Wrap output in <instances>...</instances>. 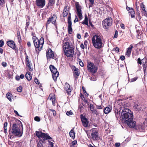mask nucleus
<instances>
[{
	"mask_svg": "<svg viewBox=\"0 0 147 147\" xmlns=\"http://www.w3.org/2000/svg\"><path fill=\"white\" fill-rule=\"evenodd\" d=\"M122 120L130 127L134 128L136 125L133 119V113L129 109H123L121 111Z\"/></svg>",
	"mask_w": 147,
	"mask_h": 147,
	"instance_id": "1",
	"label": "nucleus"
},
{
	"mask_svg": "<svg viewBox=\"0 0 147 147\" xmlns=\"http://www.w3.org/2000/svg\"><path fill=\"white\" fill-rule=\"evenodd\" d=\"M12 130H9L10 134L11 132L13 134L18 137H21L23 132V125L20 121H18V124L14 123L12 127Z\"/></svg>",
	"mask_w": 147,
	"mask_h": 147,
	"instance_id": "2",
	"label": "nucleus"
},
{
	"mask_svg": "<svg viewBox=\"0 0 147 147\" xmlns=\"http://www.w3.org/2000/svg\"><path fill=\"white\" fill-rule=\"evenodd\" d=\"M92 42L93 46L96 48L100 49L103 46L102 38L100 35H94L92 38Z\"/></svg>",
	"mask_w": 147,
	"mask_h": 147,
	"instance_id": "3",
	"label": "nucleus"
},
{
	"mask_svg": "<svg viewBox=\"0 0 147 147\" xmlns=\"http://www.w3.org/2000/svg\"><path fill=\"white\" fill-rule=\"evenodd\" d=\"M63 47L65 55L70 57H73L74 53V49L70 46L68 42H65L64 40L63 42Z\"/></svg>",
	"mask_w": 147,
	"mask_h": 147,
	"instance_id": "4",
	"label": "nucleus"
},
{
	"mask_svg": "<svg viewBox=\"0 0 147 147\" xmlns=\"http://www.w3.org/2000/svg\"><path fill=\"white\" fill-rule=\"evenodd\" d=\"M34 43L35 47L38 48L39 51H40L42 48L44 43V39L41 37L39 40L35 36L32 38Z\"/></svg>",
	"mask_w": 147,
	"mask_h": 147,
	"instance_id": "5",
	"label": "nucleus"
},
{
	"mask_svg": "<svg viewBox=\"0 0 147 147\" xmlns=\"http://www.w3.org/2000/svg\"><path fill=\"white\" fill-rule=\"evenodd\" d=\"M49 68L52 73V77L54 80H56L59 76V72L57 69L53 65H50Z\"/></svg>",
	"mask_w": 147,
	"mask_h": 147,
	"instance_id": "6",
	"label": "nucleus"
},
{
	"mask_svg": "<svg viewBox=\"0 0 147 147\" xmlns=\"http://www.w3.org/2000/svg\"><path fill=\"white\" fill-rule=\"evenodd\" d=\"M112 18L110 17L108 18L105 19L102 21V24L104 28L106 29L110 26L112 23Z\"/></svg>",
	"mask_w": 147,
	"mask_h": 147,
	"instance_id": "7",
	"label": "nucleus"
},
{
	"mask_svg": "<svg viewBox=\"0 0 147 147\" xmlns=\"http://www.w3.org/2000/svg\"><path fill=\"white\" fill-rule=\"evenodd\" d=\"M87 67L89 71L92 73H95L97 71V67L91 62H88Z\"/></svg>",
	"mask_w": 147,
	"mask_h": 147,
	"instance_id": "8",
	"label": "nucleus"
},
{
	"mask_svg": "<svg viewBox=\"0 0 147 147\" xmlns=\"http://www.w3.org/2000/svg\"><path fill=\"white\" fill-rule=\"evenodd\" d=\"M68 30L69 34H71L72 32V29L71 27V13H69V16L68 18Z\"/></svg>",
	"mask_w": 147,
	"mask_h": 147,
	"instance_id": "9",
	"label": "nucleus"
},
{
	"mask_svg": "<svg viewBox=\"0 0 147 147\" xmlns=\"http://www.w3.org/2000/svg\"><path fill=\"white\" fill-rule=\"evenodd\" d=\"M80 117L84 126L85 127H88L89 121L82 114L80 115Z\"/></svg>",
	"mask_w": 147,
	"mask_h": 147,
	"instance_id": "10",
	"label": "nucleus"
},
{
	"mask_svg": "<svg viewBox=\"0 0 147 147\" xmlns=\"http://www.w3.org/2000/svg\"><path fill=\"white\" fill-rule=\"evenodd\" d=\"M36 5L40 8L43 7L45 4V0H36Z\"/></svg>",
	"mask_w": 147,
	"mask_h": 147,
	"instance_id": "11",
	"label": "nucleus"
},
{
	"mask_svg": "<svg viewBox=\"0 0 147 147\" xmlns=\"http://www.w3.org/2000/svg\"><path fill=\"white\" fill-rule=\"evenodd\" d=\"M76 8L78 16L81 20L82 18L81 7L79 4H77L76 5Z\"/></svg>",
	"mask_w": 147,
	"mask_h": 147,
	"instance_id": "12",
	"label": "nucleus"
},
{
	"mask_svg": "<svg viewBox=\"0 0 147 147\" xmlns=\"http://www.w3.org/2000/svg\"><path fill=\"white\" fill-rule=\"evenodd\" d=\"M92 137L93 140H97L98 138V133L97 131L95 130L94 129L92 131Z\"/></svg>",
	"mask_w": 147,
	"mask_h": 147,
	"instance_id": "13",
	"label": "nucleus"
},
{
	"mask_svg": "<svg viewBox=\"0 0 147 147\" xmlns=\"http://www.w3.org/2000/svg\"><path fill=\"white\" fill-rule=\"evenodd\" d=\"M26 64L28 66L29 69L30 71L33 70V68H31L32 64L30 63V61H29L28 56L26 55Z\"/></svg>",
	"mask_w": 147,
	"mask_h": 147,
	"instance_id": "14",
	"label": "nucleus"
},
{
	"mask_svg": "<svg viewBox=\"0 0 147 147\" xmlns=\"http://www.w3.org/2000/svg\"><path fill=\"white\" fill-rule=\"evenodd\" d=\"M126 9L129 11V15H131V17L132 18H134L135 17V13L133 9L127 6Z\"/></svg>",
	"mask_w": 147,
	"mask_h": 147,
	"instance_id": "15",
	"label": "nucleus"
},
{
	"mask_svg": "<svg viewBox=\"0 0 147 147\" xmlns=\"http://www.w3.org/2000/svg\"><path fill=\"white\" fill-rule=\"evenodd\" d=\"M54 56L53 52L51 49H49L47 53V59L53 58Z\"/></svg>",
	"mask_w": 147,
	"mask_h": 147,
	"instance_id": "16",
	"label": "nucleus"
},
{
	"mask_svg": "<svg viewBox=\"0 0 147 147\" xmlns=\"http://www.w3.org/2000/svg\"><path fill=\"white\" fill-rule=\"evenodd\" d=\"M74 70V76L76 78H77L79 76L80 73L78 69L75 66L73 68Z\"/></svg>",
	"mask_w": 147,
	"mask_h": 147,
	"instance_id": "17",
	"label": "nucleus"
},
{
	"mask_svg": "<svg viewBox=\"0 0 147 147\" xmlns=\"http://www.w3.org/2000/svg\"><path fill=\"white\" fill-rule=\"evenodd\" d=\"M134 109L135 110L139 111L141 110L142 108L140 104L137 102H136L134 103Z\"/></svg>",
	"mask_w": 147,
	"mask_h": 147,
	"instance_id": "18",
	"label": "nucleus"
},
{
	"mask_svg": "<svg viewBox=\"0 0 147 147\" xmlns=\"http://www.w3.org/2000/svg\"><path fill=\"white\" fill-rule=\"evenodd\" d=\"M69 7L68 6H66L65 7L63 13L64 17H66L67 15L69 12Z\"/></svg>",
	"mask_w": 147,
	"mask_h": 147,
	"instance_id": "19",
	"label": "nucleus"
},
{
	"mask_svg": "<svg viewBox=\"0 0 147 147\" xmlns=\"http://www.w3.org/2000/svg\"><path fill=\"white\" fill-rule=\"evenodd\" d=\"M114 112L115 113L116 118L118 120L119 118H120L121 120H122V117L120 116V111L119 110L117 109H115V110Z\"/></svg>",
	"mask_w": 147,
	"mask_h": 147,
	"instance_id": "20",
	"label": "nucleus"
},
{
	"mask_svg": "<svg viewBox=\"0 0 147 147\" xmlns=\"http://www.w3.org/2000/svg\"><path fill=\"white\" fill-rule=\"evenodd\" d=\"M41 138H42L44 140H50L52 139L47 133H42V134Z\"/></svg>",
	"mask_w": 147,
	"mask_h": 147,
	"instance_id": "21",
	"label": "nucleus"
},
{
	"mask_svg": "<svg viewBox=\"0 0 147 147\" xmlns=\"http://www.w3.org/2000/svg\"><path fill=\"white\" fill-rule=\"evenodd\" d=\"M7 45L12 49H15L16 46L14 42L12 40H10L7 42Z\"/></svg>",
	"mask_w": 147,
	"mask_h": 147,
	"instance_id": "22",
	"label": "nucleus"
},
{
	"mask_svg": "<svg viewBox=\"0 0 147 147\" xmlns=\"http://www.w3.org/2000/svg\"><path fill=\"white\" fill-rule=\"evenodd\" d=\"M133 47V45H130L129 47L127 48V52L126 53V55L128 57H129L131 52L132 48Z\"/></svg>",
	"mask_w": 147,
	"mask_h": 147,
	"instance_id": "23",
	"label": "nucleus"
},
{
	"mask_svg": "<svg viewBox=\"0 0 147 147\" xmlns=\"http://www.w3.org/2000/svg\"><path fill=\"white\" fill-rule=\"evenodd\" d=\"M89 107L92 113L96 115L98 114V113L97 112V110L94 109V107L92 104H90Z\"/></svg>",
	"mask_w": 147,
	"mask_h": 147,
	"instance_id": "24",
	"label": "nucleus"
},
{
	"mask_svg": "<svg viewBox=\"0 0 147 147\" xmlns=\"http://www.w3.org/2000/svg\"><path fill=\"white\" fill-rule=\"evenodd\" d=\"M65 90L67 93H69L72 90L71 88L70 85L67 83L65 84Z\"/></svg>",
	"mask_w": 147,
	"mask_h": 147,
	"instance_id": "25",
	"label": "nucleus"
},
{
	"mask_svg": "<svg viewBox=\"0 0 147 147\" xmlns=\"http://www.w3.org/2000/svg\"><path fill=\"white\" fill-rule=\"evenodd\" d=\"M49 97H51L50 98V100L52 101L53 105L55 106V95H53L52 96V95L50 94L49 95Z\"/></svg>",
	"mask_w": 147,
	"mask_h": 147,
	"instance_id": "26",
	"label": "nucleus"
},
{
	"mask_svg": "<svg viewBox=\"0 0 147 147\" xmlns=\"http://www.w3.org/2000/svg\"><path fill=\"white\" fill-rule=\"evenodd\" d=\"M31 75L30 72H27L26 74V78L28 81L31 80L32 79V76Z\"/></svg>",
	"mask_w": 147,
	"mask_h": 147,
	"instance_id": "27",
	"label": "nucleus"
},
{
	"mask_svg": "<svg viewBox=\"0 0 147 147\" xmlns=\"http://www.w3.org/2000/svg\"><path fill=\"white\" fill-rule=\"evenodd\" d=\"M111 109L112 108L111 107H106L104 110V113L106 114H108L111 111Z\"/></svg>",
	"mask_w": 147,
	"mask_h": 147,
	"instance_id": "28",
	"label": "nucleus"
},
{
	"mask_svg": "<svg viewBox=\"0 0 147 147\" xmlns=\"http://www.w3.org/2000/svg\"><path fill=\"white\" fill-rule=\"evenodd\" d=\"M6 97L7 98V99L10 101H12V99L13 98V96L12 94L9 93H8L6 94Z\"/></svg>",
	"mask_w": 147,
	"mask_h": 147,
	"instance_id": "29",
	"label": "nucleus"
},
{
	"mask_svg": "<svg viewBox=\"0 0 147 147\" xmlns=\"http://www.w3.org/2000/svg\"><path fill=\"white\" fill-rule=\"evenodd\" d=\"M57 19V17L56 16L53 15V16L51 18V22L53 24H55V23Z\"/></svg>",
	"mask_w": 147,
	"mask_h": 147,
	"instance_id": "30",
	"label": "nucleus"
},
{
	"mask_svg": "<svg viewBox=\"0 0 147 147\" xmlns=\"http://www.w3.org/2000/svg\"><path fill=\"white\" fill-rule=\"evenodd\" d=\"M69 135L70 137L74 139L75 137V132L73 130H71L69 132Z\"/></svg>",
	"mask_w": 147,
	"mask_h": 147,
	"instance_id": "31",
	"label": "nucleus"
},
{
	"mask_svg": "<svg viewBox=\"0 0 147 147\" xmlns=\"http://www.w3.org/2000/svg\"><path fill=\"white\" fill-rule=\"evenodd\" d=\"M82 24H85L86 25H88V18L86 15L85 16L84 20V21L82 22Z\"/></svg>",
	"mask_w": 147,
	"mask_h": 147,
	"instance_id": "32",
	"label": "nucleus"
},
{
	"mask_svg": "<svg viewBox=\"0 0 147 147\" xmlns=\"http://www.w3.org/2000/svg\"><path fill=\"white\" fill-rule=\"evenodd\" d=\"M36 135L38 138H41L42 132L41 131H36Z\"/></svg>",
	"mask_w": 147,
	"mask_h": 147,
	"instance_id": "33",
	"label": "nucleus"
},
{
	"mask_svg": "<svg viewBox=\"0 0 147 147\" xmlns=\"http://www.w3.org/2000/svg\"><path fill=\"white\" fill-rule=\"evenodd\" d=\"M90 3H89V8L92 7L94 3V0H89Z\"/></svg>",
	"mask_w": 147,
	"mask_h": 147,
	"instance_id": "34",
	"label": "nucleus"
},
{
	"mask_svg": "<svg viewBox=\"0 0 147 147\" xmlns=\"http://www.w3.org/2000/svg\"><path fill=\"white\" fill-rule=\"evenodd\" d=\"M137 128L140 131H143L144 129V127L143 125H138Z\"/></svg>",
	"mask_w": 147,
	"mask_h": 147,
	"instance_id": "35",
	"label": "nucleus"
},
{
	"mask_svg": "<svg viewBox=\"0 0 147 147\" xmlns=\"http://www.w3.org/2000/svg\"><path fill=\"white\" fill-rule=\"evenodd\" d=\"M42 143L43 141L42 140H40L38 143L37 147H43Z\"/></svg>",
	"mask_w": 147,
	"mask_h": 147,
	"instance_id": "36",
	"label": "nucleus"
},
{
	"mask_svg": "<svg viewBox=\"0 0 147 147\" xmlns=\"http://www.w3.org/2000/svg\"><path fill=\"white\" fill-rule=\"evenodd\" d=\"M55 1L54 0H49V5L53 6L55 4Z\"/></svg>",
	"mask_w": 147,
	"mask_h": 147,
	"instance_id": "37",
	"label": "nucleus"
},
{
	"mask_svg": "<svg viewBox=\"0 0 147 147\" xmlns=\"http://www.w3.org/2000/svg\"><path fill=\"white\" fill-rule=\"evenodd\" d=\"M7 122H5L4 123V131L5 133H6L7 131Z\"/></svg>",
	"mask_w": 147,
	"mask_h": 147,
	"instance_id": "38",
	"label": "nucleus"
},
{
	"mask_svg": "<svg viewBox=\"0 0 147 147\" xmlns=\"http://www.w3.org/2000/svg\"><path fill=\"white\" fill-rule=\"evenodd\" d=\"M138 78L135 77L131 79V80L129 79V81L130 82H133L136 81L137 79Z\"/></svg>",
	"mask_w": 147,
	"mask_h": 147,
	"instance_id": "39",
	"label": "nucleus"
},
{
	"mask_svg": "<svg viewBox=\"0 0 147 147\" xmlns=\"http://www.w3.org/2000/svg\"><path fill=\"white\" fill-rule=\"evenodd\" d=\"M140 6L142 9L143 10L144 12H146V11L145 8V5H144L143 3H142Z\"/></svg>",
	"mask_w": 147,
	"mask_h": 147,
	"instance_id": "40",
	"label": "nucleus"
},
{
	"mask_svg": "<svg viewBox=\"0 0 147 147\" xmlns=\"http://www.w3.org/2000/svg\"><path fill=\"white\" fill-rule=\"evenodd\" d=\"M34 120L35 121H38V122L40 121V119L39 118V117L38 116L35 117L34 118Z\"/></svg>",
	"mask_w": 147,
	"mask_h": 147,
	"instance_id": "41",
	"label": "nucleus"
},
{
	"mask_svg": "<svg viewBox=\"0 0 147 147\" xmlns=\"http://www.w3.org/2000/svg\"><path fill=\"white\" fill-rule=\"evenodd\" d=\"M17 37L18 38V39L19 40L21 39V36L20 35V32H17Z\"/></svg>",
	"mask_w": 147,
	"mask_h": 147,
	"instance_id": "42",
	"label": "nucleus"
},
{
	"mask_svg": "<svg viewBox=\"0 0 147 147\" xmlns=\"http://www.w3.org/2000/svg\"><path fill=\"white\" fill-rule=\"evenodd\" d=\"M29 22H27L26 23V26L25 27V30L26 31L27 30V29L28 28V26H29Z\"/></svg>",
	"mask_w": 147,
	"mask_h": 147,
	"instance_id": "43",
	"label": "nucleus"
},
{
	"mask_svg": "<svg viewBox=\"0 0 147 147\" xmlns=\"http://www.w3.org/2000/svg\"><path fill=\"white\" fill-rule=\"evenodd\" d=\"M66 115H67L69 116L71 115L72 114V112L71 111H67L66 113Z\"/></svg>",
	"mask_w": 147,
	"mask_h": 147,
	"instance_id": "44",
	"label": "nucleus"
},
{
	"mask_svg": "<svg viewBox=\"0 0 147 147\" xmlns=\"http://www.w3.org/2000/svg\"><path fill=\"white\" fill-rule=\"evenodd\" d=\"M22 87L21 86H19L17 88V91L18 92H20L22 91Z\"/></svg>",
	"mask_w": 147,
	"mask_h": 147,
	"instance_id": "45",
	"label": "nucleus"
},
{
	"mask_svg": "<svg viewBox=\"0 0 147 147\" xmlns=\"http://www.w3.org/2000/svg\"><path fill=\"white\" fill-rule=\"evenodd\" d=\"M51 22V18H50L47 20V23L46 24L47 27V26L48 25L50 24Z\"/></svg>",
	"mask_w": 147,
	"mask_h": 147,
	"instance_id": "46",
	"label": "nucleus"
},
{
	"mask_svg": "<svg viewBox=\"0 0 147 147\" xmlns=\"http://www.w3.org/2000/svg\"><path fill=\"white\" fill-rule=\"evenodd\" d=\"M4 44V42L3 40H0V47H2Z\"/></svg>",
	"mask_w": 147,
	"mask_h": 147,
	"instance_id": "47",
	"label": "nucleus"
},
{
	"mask_svg": "<svg viewBox=\"0 0 147 147\" xmlns=\"http://www.w3.org/2000/svg\"><path fill=\"white\" fill-rule=\"evenodd\" d=\"M96 77L95 76H93L90 78V80L92 81H96Z\"/></svg>",
	"mask_w": 147,
	"mask_h": 147,
	"instance_id": "48",
	"label": "nucleus"
},
{
	"mask_svg": "<svg viewBox=\"0 0 147 147\" xmlns=\"http://www.w3.org/2000/svg\"><path fill=\"white\" fill-rule=\"evenodd\" d=\"M50 110L52 112L53 114V115L54 116H55L56 115V111L55 110H53V109H51V110Z\"/></svg>",
	"mask_w": 147,
	"mask_h": 147,
	"instance_id": "49",
	"label": "nucleus"
},
{
	"mask_svg": "<svg viewBox=\"0 0 147 147\" xmlns=\"http://www.w3.org/2000/svg\"><path fill=\"white\" fill-rule=\"evenodd\" d=\"M138 63L140 65L142 64V62L140 58H139L138 59Z\"/></svg>",
	"mask_w": 147,
	"mask_h": 147,
	"instance_id": "50",
	"label": "nucleus"
},
{
	"mask_svg": "<svg viewBox=\"0 0 147 147\" xmlns=\"http://www.w3.org/2000/svg\"><path fill=\"white\" fill-rule=\"evenodd\" d=\"M34 82L36 84H39V82H38V80L36 78H35L34 79Z\"/></svg>",
	"mask_w": 147,
	"mask_h": 147,
	"instance_id": "51",
	"label": "nucleus"
},
{
	"mask_svg": "<svg viewBox=\"0 0 147 147\" xmlns=\"http://www.w3.org/2000/svg\"><path fill=\"white\" fill-rule=\"evenodd\" d=\"M113 50H115L117 53H118L119 51V49L117 47H116L115 49L114 48Z\"/></svg>",
	"mask_w": 147,
	"mask_h": 147,
	"instance_id": "52",
	"label": "nucleus"
},
{
	"mask_svg": "<svg viewBox=\"0 0 147 147\" xmlns=\"http://www.w3.org/2000/svg\"><path fill=\"white\" fill-rule=\"evenodd\" d=\"M96 108L98 109H102L103 108V107L100 105H96Z\"/></svg>",
	"mask_w": 147,
	"mask_h": 147,
	"instance_id": "53",
	"label": "nucleus"
},
{
	"mask_svg": "<svg viewBox=\"0 0 147 147\" xmlns=\"http://www.w3.org/2000/svg\"><path fill=\"white\" fill-rule=\"evenodd\" d=\"M2 65L4 67H5L7 66V63L5 62H3L2 63Z\"/></svg>",
	"mask_w": 147,
	"mask_h": 147,
	"instance_id": "54",
	"label": "nucleus"
},
{
	"mask_svg": "<svg viewBox=\"0 0 147 147\" xmlns=\"http://www.w3.org/2000/svg\"><path fill=\"white\" fill-rule=\"evenodd\" d=\"M5 3L4 0H0V5L3 4Z\"/></svg>",
	"mask_w": 147,
	"mask_h": 147,
	"instance_id": "55",
	"label": "nucleus"
},
{
	"mask_svg": "<svg viewBox=\"0 0 147 147\" xmlns=\"http://www.w3.org/2000/svg\"><path fill=\"white\" fill-rule=\"evenodd\" d=\"M117 35H118V32L117 30H116L115 31V35L114 36V38H117Z\"/></svg>",
	"mask_w": 147,
	"mask_h": 147,
	"instance_id": "56",
	"label": "nucleus"
},
{
	"mask_svg": "<svg viewBox=\"0 0 147 147\" xmlns=\"http://www.w3.org/2000/svg\"><path fill=\"white\" fill-rule=\"evenodd\" d=\"M115 145L116 147H119L120 146V144L119 143H117L115 144Z\"/></svg>",
	"mask_w": 147,
	"mask_h": 147,
	"instance_id": "57",
	"label": "nucleus"
},
{
	"mask_svg": "<svg viewBox=\"0 0 147 147\" xmlns=\"http://www.w3.org/2000/svg\"><path fill=\"white\" fill-rule=\"evenodd\" d=\"M76 18L75 19V20H74V23H76V22H77L78 21V19L77 18V16H76Z\"/></svg>",
	"mask_w": 147,
	"mask_h": 147,
	"instance_id": "58",
	"label": "nucleus"
},
{
	"mask_svg": "<svg viewBox=\"0 0 147 147\" xmlns=\"http://www.w3.org/2000/svg\"><path fill=\"white\" fill-rule=\"evenodd\" d=\"M125 59V57L124 56L121 55V56L120 59L121 60L123 61V60H124Z\"/></svg>",
	"mask_w": 147,
	"mask_h": 147,
	"instance_id": "59",
	"label": "nucleus"
},
{
	"mask_svg": "<svg viewBox=\"0 0 147 147\" xmlns=\"http://www.w3.org/2000/svg\"><path fill=\"white\" fill-rule=\"evenodd\" d=\"M77 144V141H76L74 140L72 142V144L73 145H75Z\"/></svg>",
	"mask_w": 147,
	"mask_h": 147,
	"instance_id": "60",
	"label": "nucleus"
},
{
	"mask_svg": "<svg viewBox=\"0 0 147 147\" xmlns=\"http://www.w3.org/2000/svg\"><path fill=\"white\" fill-rule=\"evenodd\" d=\"M88 43V42L86 40H85L84 42V45L85 47H87Z\"/></svg>",
	"mask_w": 147,
	"mask_h": 147,
	"instance_id": "61",
	"label": "nucleus"
},
{
	"mask_svg": "<svg viewBox=\"0 0 147 147\" xmlns=\"http://www.w3.org/2000/svg\"><path fill=\"white\" fill-rule=\"evenodd\" d=\"M80 65L82 67H83L84 65L83 63L81 61L79 62Z\"/></svg>",
	"mask_w": 147,
	"mask_h": 147,
	"instance_id": "62",
	"label": "nucleus"
},
{
	"mask_svg": "<svg viewBox=\"0 0 147 147\" xmlns=\"http://www.w3.org/2000/svg\"><path fill=\"white\" fill-rule=\"evenodd\" d=\"M80 47L81 48L83 49H84V46L83 43H82L80 45Z\"/></svg>",
	"mask_w": 147,
	"mask_h": 147,
	"instance_id": "63",
	"label": "nucleus"
},
{
	"mask_svg": "<svg viewBox=\"0 0 147 147\" xmlns=\"http://www.w3.org/2000/svg\"><path fill=\"white\" fill-rule=\"evenodd\" d=\"M49 144L50 147H53V143L52 142H50L49 143Z\"/></svg>",
	"mask_w": 147,
	"mask_h": 147,
	"instance_id": "64",
	"label": "nucleus"
}]
</instances>
